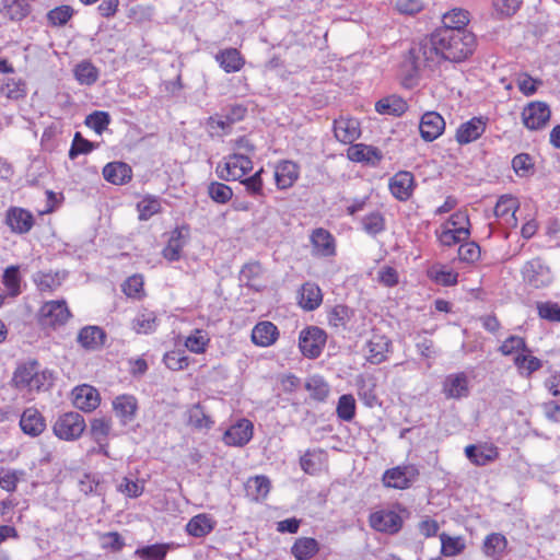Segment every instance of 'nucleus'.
Segmentation results:
<instances>
[{"mask_svg":"<svg viewBox=\"0 0 560 560\" xmlns=\"http://www.w3.org/2000/svg\"><path fill=\"white\" fill-rule=\"evenodd\" d=\"M475 46L476 37L468 30L438 28L410 48L406 66H410L411 75H418L424 70L433 71L442 60H465L474 52Z\"/></svg>","mask_w":560,"mask_h":560,"instance_id":"nucleus-1","label":"nucleus"},{"mask_svg":"<svg viewBox=\"0 0 560 560\" xmlns=\"http://www.w3.org/2000/svg\"><path fill=\"white\" fill-rule=\"evenodd\" d=\"M253 162L244 153H233L219 163L215 171L218 176L224 180H241L252 171Z\"/></svg>","mask_w":560,"mask_h":560,"instance_id":"nucleus-2","label":"nucleus"},{"mask_svg":"<svg viewBox=\"0 0 560 560\" xmlns=\"http://www.w3.org/2000/svg\"><path fill=\"white\" fill-rule=\"evenodd\" d=\"M86 428L84 418L79 412H66L54 424V433L65 441L79 439Z\"/></svg>","mask_w":560,"mask_h":560,"instance_id":"nucleus-3","label":"nucleus"},{"mask_svg":"<svg viewBox=\"0 0 560 560\" xmlns=\"http://www.w3.org/2000/svg\"><path fill=\"white\" fill-rule=\"evenodd\" d=\"M326 332L315 326L307 327L300 332L299 347L307 358H317L326 343Z\"/></svg>","mask_w":560,"mask_h":560,"instance_id":"nucleus-4","label":"nucleus"},{"mask_svg":"<svg viewBox=\"0 0 560 560\" xmlns=\"http://www.w3.org/2000/svg\"><path fill=\"white\" fill-rule=\"evenodd\" d=\"M522 275L524 281L536 289L548 287L552 282L550 268L539 258L527 261Z\"/></svg>","mask_w":560,"mask_h":560,"instance_id":"nucleus-5","label":"nucleus"},{"mask_svg":"<svg viewBox=\"0 0 560 560\" xmlns=\"http://www.w3.org/2000/svg\"><path fill=\"white\" fill-rule=\"evenodd\" d=\"M418 475V469L412 465L397 466L385 471L383 482L388 488L407 489L416 481Z\"/></svg>","mask_w":560,"mask_h":560,"instance_id":"nucleus-6","label":"nucleus"},{"mask_svg":"<svg viewBox=\"0 0 560 560\" xmlns=\"http://www.w3.org/2000/svg\"><path fill=\"white\" fill-rule=\"evenodd\" d=\"M550 116V108L544 102H532L522 112V120L525 127L530 130L544 128L549 121Z\"/></svg>","mask_w":560,"mask_h":560,"instance_id":"nucleus-7","label":"nucleus"},{"mask_svg":"<svg viewBox=\"0 0 560 560\" xmlns=\"http://www.w3.org/2000/svg\"><path fill=\"white\" fill-rule=\"evenodd\" d=\"M70 317V312L65 301L46 302L39 311V320L44 326L63 325Z\"/></svg>","mask_w":560,"mask_h":560,"instance_id":"nucleus-8","label":"nucleus"},{"mask_svg":"<svg viewBox=\"0 0 560 560\" xmlns=\"http://www.w3.org/2000/svg\"><path fill=\"white\" fill-rule=\"evenodd\" d=\"M370 525L377 532L395 534L402 526V518L390 510H381L370 515Z\"/></svg>","mask_w":560,"mask_h":560,"instance_id":"nucleus-9","label":"nucleus"},{"mask_svg":"<svg viewBox=\"0 0 560 560\" xmlns=\"http://www.w3.org/2000/svg\"><path fill=\"white\" fill-rule=\"evenodd\" d=\"M445 129V121L443 117L436 112H427L422 115L419 130L421 138L431 142L439 138Z\"/></svg>","mask_w":560,"mask_h":560,"instance_id":"nucleus-10","label":"nucleus"},{"mask_svg":"<svg viewBox=\"0 0 560 560\" xmlns=\"http://www.w3.org/2000/svg\"><path fill=\"white\" fill-rule=\"evenodd\" d=\"M252 436L253 423L247 419H242L225 431L223 441L226 445L244 446L250 441Z\"/></svg>","mask_w":560,"mask_h":560,"instance_id":"nucleus-11","label":"nucleus"},{"mask_svg":"<svg viewBox=\"0 0 560 560\" xmlns=\"http://www.w3.org/2000/svg\"><path fill=\"white\" fill-rule=\"evenodd\" d=\"M389 189L398 200L409 199L413 191V175L407 171L396 173L389 180Z\"/></svg>","mask_w":560,"mask_h":560,"instance_id":"nucleus-12","label":"nucleus"},{"mask_svg":"<svg viewBox=\"0 0 560 560\" xmlns=\"http://www.w3.org/2000/svg\"><path fill=\"white\" fill-rule=\"evenodd\" d=\"M5 222L12 232L24 234L32 229L34 218L31 212L22 208H11L7 212Z\"/></svg>","mask_w":560,"mask_h":560,"instance_id":"nucleus-13","label":"nucleus"},{"mask_svg":"<svg viewBox=\"0 0 560 560\" xmlns=\"http://www.w3.org/2000/svg\"><path fill=\"white\" fill-rule=\"evenodd\" d=\"M334 132L338 141L352 143L360 135V124L354 118H339L334 122Z\"/></svg>","mask_w":560,"mask_h":560,"instance_id":"nucleus-14","label":"nucleus"},{"mask_svg":"<svg viewBox=\"0 0 560 560\" xmlns=\"http://www.w3.org/2000/svg\"><path fill=\"white\" fill-rule=\"evenodd\" d=\"M299 178V165L292 161H281L275 167V179L279 189H287Z\"/></svg>","mask_w":560,"mask_h":560,"instance_id":"nucleus-15","label":"nucleus"},{"mask_svg":"<svg viewBox=\"0 0 560 560\" xmlns=\"http://www.w3.org/2000/svg\"><path fill=\"white\" fill-rule=\"evenodd\" d=\"M73 404L81 410L92 411L100 405L98 392L89 385L79 386L73 392Z\"/></svg>","mask_w":560,"mask_h":560,"instance_id":"nucleus-16","label":"nucleus"},{"mask_svg":"<svg viewBox=\"0 0 560 560\" xmlns=\"http://www.w3.org/2000/svg\"><path fill=\"white\" fill-rule=\"evenodd\" d=\"M113 408L116 417L126 425L136 417L138 409L137 399L131 395H120L114 399Z\"/></svg>","mask_w":560,"mask_h":560,"instance_id":"nucleus-17","label":"nucleus"},{"mask_svg":"<svg viewBox=\"0 0 560 560\" xmlns=\"http://www.w3.org/2000/svg\"><path fill=\"white\" fill-rule=\"evenodd\" d=\"M443 393L447 398L459 399L469 394L468 378L465 373L448 375L443 384Z\"/></svg>","mask_w":560,"mask_h":560,"instance_id":"nucleus-18","label":"nucleus"},{"mask_svg":"<svg viewBox=\"0 0 560 560\" xmlns=\"http://www.w3.org/2000/svg\"><path fill=\"white\" fill-rule=\"evenodd\" d=\"M486 130V122L481 118L472 119L462 124L456 131V140L460 144H467L477 140Z\"/></svg>","mask_w":560,"mask_h":560,"instance_id":"nucleus-19","label":"nucleus"},{"mask_svg":"<svg viewBox=\"0 0 560 560\" xmlns=\"http://www.w3.org/2000/svg\"><path fill=\"white\" fill-rule=\"evenodd\" d=\"M517 209V199L511 195H503L499 198L493 212L497 218L503 219L509 225L516 226L515 212Z\"/></svg>","mask_w":560,"mask_h":560,"instance_id":"nucleus-20","label":"nucleus"},{"mask_svg":"<svg viewBox=\"0 0 560 560\" xmlns=\"http://www.w3.org/2000/svg\"><path fill=\"white\" fill-rule=\"evenodd\" d=\"M188 228H180L173 231L167 245L163 249V256L170 261L180 258V252L187 243Z\"/></svg>","mask_w":560,"mask_h":560,"instance_id":"nucleus-21","label":"nucleus"},{"mask_svg":"<svg viewBox=\"0 0 560 560\" xmlns=\"http://www.w3.org/2000/svg\"><path fill=\"white\" fill-rule=\"evenodd\" d=\"M467 458L477 466H485L498 457L497 447L492 445H468L465 448Z\"/></svg>","mask_w":560,"mask_h":560,"instance_id":"nucleus-22","label":"nucleus"},{"mask_svg":"<svg viewBox=\"0 0 560 560\" xmlns=\"http://www.w3.org/2000/svg\"><path fill=\"white\" fill-rule=\"evenodd\" d=\"M131 167L124 162H112L104 166V178L114 185H124L131 179Z\"/></svg>","mask_w":560,"mask_h":560,"instance_id":"nucleus-23","label":"nucleus"},{"mask_svg":"<svg viewBox=\"0 0 560 560\" xmlns=\"http://www.w3.org/2000/svg\"><path fill=\"white\" fill-rule=\"evenodd\" d=\"M278 335L276 325L270 322H261L253 328L252 341L260 347H269L276 342Z\"/></svg>","mask_w":560,"mask_h":560,"instance_id":"nucleus-24","label":"nucleus"},{"mask_svg":"<svg viewBox=\"0 0 560 560\" xmlns=\"http://www.w3.org/2000/svg\"><path fill=\"white\" fill-rule=\"evenodd\" d=\"M20 427L24 433L36 436L44 431L45 422L36 409L28 408L21 416Z\"/></svg>","mask_w":560,"mask_h":560,"instance_id":"nucleus-25","label":"nucleus"},{"mask_svg":"<svg viewBox=\"0 0 560 560\" xmlns=\"http://www.w3.org/2000/svg\"><path fill=\"white\" fill-rule=\"evenodd\" d=\"M105 332L97 326H88L80 330L78 335L79 343L90 350L98 349L104 345Z\"/></svg>","mask_w":560,"mask_h":560,"instance_id":"nucleus-26","label":"nucleus"},{"mask_svg":"<svg viewBox=\"0 0 560 560\" xmlns=\"http://www.w3.org/2000/svg\"><path fill=\"white\" fill-rule=\"evenodd\" d=\"M215 526V521L208 514L201 513L194 516L186 525V530L194 537H205L210 534Z\"/></svg>","mask_w":560,"mask_h":560,"instance_id":"nucleus-27","label":"nucleus"},{"mask_svg":"<svg viewBox=\"0 0 560 560\" xmlns=\"http://www.w3.org/2000/svg\"><path fill=\"white\" fill-rule=\"evenodd\" d=\"M215 60L221 68L228 72H237L242 69L245 61L236 48H226L217 54Z\"/></svg>","mask_w":560,"mask_h":560,"instance_id":"nucleus-28","label":"nucleus"},{"mask_svg":"<svg viewBox=\"0 0 560 560\" xmlns=\"http://www.w3.org/2000/svg\"><path fill=\"white\" fill-rule=\"evenodd\" d=\"M506 547L505 536L500 533H492L485 538L482 550L487 557L499 560L504 556Z\"/></svg>","mask_w":560,"mask_h":560,"instance_id":"nucleus-29","label":"nucleus"},{"mask_svg":"<svg viewBox=\"0 0 560 560\" xmlns=\"http://www.w3.org/2000/svg\"><path fill=\"white\" fill-rule=\"evenodd\" d=\"M389 350V340L385 336L374 335L368 342V359L378 364L386 359Z\"/></svg>","mask_w":560,"mask_h":560,"instance_id":"nucleus-30","label":"nucleus"},{"mask_svg":"<svg viewBox=\"0 0 560 560\" xmlns=\"http://www.w3.org/2000/svg\"><path fill=\"white\" fill-rule=\"evenodd\" d=\"M322 301V291L317 284L306 282L302 285L299 303L304 310L313 311L320 305Z\"/></svg>","mask_w":560,"mask_h":560,"instance_id":"nucleus-31","label":"nucleus"},{"mask_svg":"<svg viewBox=\"0 0 560 560\" xmlns=\"http://www.w3.org/2000/svg\"><path fill=\"white\" fill-rule=\"evenodd\" d=\"M319 550V544L311 537H301L295 540L291 548V553L296 560H308Z\"/></svg>","mask_w":560,"mask_h":560,"instance_id":"nucleus-32","label":"nucleus"},{"mask_svg":"<svg viewBox=\"0 0 560 560\" xmlns=\"http://www.w3.org/2000/svg\"><path fill=\"white\" fill-rule=\"evenodd\" d=\"M407 108L406 101L396 95L384 97L375 104L376 112L382 115L401 116Z\"/></svg>","mask_w":560,"mask_h":560,"instance_id":"nucleus-33","label":"nucleus"},{"mask_svg":"<svg viewBox=\"0 0 560 560\" xmlns=\"http://www.w3.org/2000/svg\"><path fill=\"white\" fill-rule=\"evenodd\" d=\"M311 240L318 255L327 257L335 253L334 238L328 231L316 229L312 233Z\"/></svg>","mask_w":560,"mask_h":560,"instance_id":"nucleus-34","label":"nucleus"},{"mask_svg":"<svg viewBox=\"0 0 560 560\" xmlns=\"http://www.w3.org/2000/svg\"><path fill=\"white\" fill-rule=\"evenodd\" d=\"M348 158L354 162L374 163L375 161H380L382 155L376 148L359 143L348 149Z\"/></svg>","mask_w":560,"mask_h":560,"instance_id":"nucleus-35","label":"nucleus"},{"mask_svg":"<svg viewBox=\"0 0 560 560\" xmlns=\"http://www.w3.org/2000/svg\"><path fill=\"white\" fill-rule=\"evenodd\" d=\"M38 370V365L36 362H30L23 365H20L13 375L12 382L14 386L21 390L27 389L30 386L35 373Z\"/></svg>","mask_w":560,"mask_h":560,"instance_id":"nucleus-36","label":"nucleus"},{"mask_svg":"<svg viewBox=\"0 0 560 560\" xmlns=\"http://www.w3.org/2000/svg\"><path fill=\"white\" fill-rule=\"evenodd\" d=\"M246 491L254 500H262L270 491V480L266 476L249 478L246 482Z\"/></svg>","mask_w":560,"mask_h":560,"instance_id":"nucleus-37","label":"nucleus"},{"mask_svg":"<svg viewBox=\"0 0 560 560\" xmlns=\"http://www.w3.org/2000/svg\"><path fill=\"white\" fill-rule=\"evenodd\" d=\"M158 322L154 312L143 310L132 320V329L137 334H150L156 329Z\"/></svg>","mask_w":560,"mask_h":560,"instance_id":"nucleus-38","label":"nucleus"},{"mask_svg":"<svg viewBox=\"0 0 560 560\" xmlns=\"http://www.w3.org/2000/svg\"><path fill=\"white\" fill-rule=\"evenodd\" d=\"M468 12L462 9H454L443 15V26L441 28H447L451 31L466 30L465 26L468 24Z\"/></svg>","mask_w":560,"mask_h":560,"instance_id":"nucleus-39","label":"nucleus"},{"mask_svg":"<svg viewBox=\"0 0 560 560\" xmlns=\"http://www.w3.org/2000/svg\"><path fill=\"white\" fill-rule=\"evenodd\" d=\"M74 77L81 84L92 85L98 79V70L92 62L84 60L75 66Z\"/></svg>","mask_w":560,"mask_h":560,"instance_id":"nucleus-40","label":"nucleus"},{"mask_svg":"<svg viewBox=\"0 0 560 560\" xmlns=\"http://www.w3.org/2000/svg\"><path fill=\"white\" fill-rule=\"evenodd\" d=\"M65 279V273L56 272H37L34 276V281L40 291H52L61 285Z\"/></svg>","mask_w":560,"mask_h":560,"instance_id":"nucleus-41","label":"nucleus"},{"mask_svg":"<svg viewBox=\"0 0 560 560\" xmlns=\"http://www.w3.org/2000/svg\"><path fill=\"white\" fill-rule=\"evenodd\" d=\"M28 0H12L4 2L3 14L12 21H21L30 12Z\"/></svg>","mask_w":560,"mask_h":560,"instance_id":"nucleus-42","label":"nucleus"},{"mask_svg":"<svg viewBox=\"0 0 560 560\" xmlns=\"http://www.w3.org/2000/svg\"><path fill=\"white\" fill-rule=\"evenodd\" d=\"M470 231L468 226L446 229L440 234V242L444 246H452L469 238Z\"/></svg>","mask_w":560,"mask_h":560,"instance_id":"nucleus-43","label":"nucleus"},{"mask_svg":"<svg viewBox=\"0 0 560 560\" xmlns=\"http://www.w3.org/2000/svg\"><path fill=\"white\" fill-rule=\"evenodd\" d=\"M21 278L19 275V267L10 266L8 267L2 276V283L8 290V295L18 296L21 292L20 290Z\"/></svg>","mask_w":560,"mask_h":560,"instance_id":"nucleus-44","label":"nucleus"},{"mask_svg":"<svg viewBox=\"0 0 560 560\" xmlns=\"http://www.w3.org/2000/svg\"><path fill=\"white\" fill-rule=\"evenodd\" d=\"M536 308L541 319L560 323V305L552 301L537 302Z\"/></svg>","mask_w":560,"mask_h":560,"instance_id":"nucleus-45","label":"nucleus"},{"mask_svg":"<svg viewBox=\"0 0 560 560\" xmlns=\"http://www.w3.org/2000/svg\"><path fill=\"white\" fill-rule=\"evenodd\" d=\"M352 316V311L346 305H336L328 313V323L335 328L346 327Z\"/></svg>","mask_w":560,"mask_h":560,"instance_id":"nucleus-46","label":"nucleus"},{"mask_svg":"<svg viewBox=\"0 0 560 560\" xmlns=\"http://www.w3.org/2000/svg\"><path fill=\"white\" fill-rule=\"evenodd\" d=\"M24 85L21 81L0 78V93L8 98L19 100L24 96Z\"/></svg>","mask_w":560,"mask_h":560,"instance_id":"nucleus-47","label":"nucleus"},{"mask_svg":"<svg viewBox=\"0 0 560 560\" xmlns=\"http://www.w3.org/2000/svg\"><path fill=\"white\" fill-rule=\"evenodd\" d=\"M305 388L310 392L311 396L318 401L325 400L329 393L327 383L319 376L308 378Z\"/></svg>","mask_w":560,"mask_h":560,"instance_id":"nucleus-48","label":"nucleus"},{"mask_svg":"<svg viewBox=\"0 0 560 560\" xmlns=\"http://www.w3.org/2000/svg\"><path fill=\"white\" fill-rule=\"evenodd\" d=\"M208 342L209 338L207 332L197 329L186 338L185 346L191 352L202 353L205 352Z\"/></svg>","mask_w":560,"mask_h":560,"instance_id":"nucleus-49","label":"nucleus"},{"mask_svg":"<svg viewBox=\"0 0 560 560\" xmlns=\"http://www.w3.org/2000/svg\"><path fill=\"white\" fill-rule=\"evenodd\" d=\"M110 429L112 424L109 419L105 417L95 418L91 422L90 433L97 443H101L108 436Z\"/></svg>","mask_w":560,"mask_h":560,"instance_id":"nucleus-50","label":"nucleus"},{"mask_svg":"<svg viewBox=\"0 0 560 560\" xmlns=\"http://www.w3.org/2000/svg\"><path fill=\"white\" fill-rule=\"evenodd\" d=\"M208 194L218 203H226L233 196V191L228 185L218 182H213L208 186Z\"/></svg>","mask_w":560,"mask_h":560,"instance_id":"nucleus-51","label":"nucleus"},{"mask_svg":"<svg viewBox=\"0 0 560 560\" xmlns=\"http://www.w3.org/2000/svg\"><path fill=\"white\" fill-rule=\"evenodd\" d=\"M363 230L370 235H376L385 229V221L380 212H372L362 220Z\"/></svg>","mask_w":560,"mask_h":560,"instance_id":"nucleus-52","label":"nucleus"},{"mask_svg":"<svg viewBox=\"0 0 560 560\" xmlns=\"http://www.w3.org/2000/svg\"><path fill=\"white\" fill-rule=\"evenodd\" d=\"M355 413V400L352 395H342L337 405V415L345 421L353 419Z\"/></svg>","mask_w":560,"mask_h":560,"instance_id":"nucleus-53","label":"nucleus"},{"mask_svg":"<svg viewBox=\"0 0 560 560\" xmlns=\"http://www.w3.org/2000/svg\"><path fill=\"white\" fill-rule=\"evenodd\" d=\"M139 219L142 221L149 220L153 214L160 212L161 203L158 198L147 197L142 199L138 206Z\"/></svg>","mask_w":560,"mask_h":560,"instance_id":"nucleus-54","label":"nucleus"},{"mask_svg":"<svg viewBox=\"0 0 560 560\" xmlns=\"http://www.w3.org/2000/svg\"><path fill=\"white\" fill-rule=\"evenodd\" d=\"M110 118L106 112H94L85 118V125L101 135L109 125Z\"/></svg>","mask_w":560,"mask_h":560,"instance_id":"nucleus-55","label":"nucleus"},{"mask_svg":"<svg viewBox=\"0 0 560 560\" xmlns=\"http://www.w3.org/2000/svg\"><path fill=\"white\" fill-rule=\"evenodd\" d=\"M73 12L70 5H60L50 10L47 18L52 25L62 26L72 18Z\"/></svg>","mask_w":560,"mask_h":560,"instance_id":"nucleus-56","label":"nucleus"},{"mask_svg":"<svg viewBox=\"0 0 560 560\" xmlns=\"http://www.w3.org/2000/svg\"><path fill=\"white\" fill-rule=\"evenodd\" d=\"M52 383V374L49 371H38L35 373L27 392H40L47 390Z\"/></svg>","mask_w":560,"mask_h":560,"instance_id":"nucleus-57","label":"nucleus"},{"mask_svg":"<svg viewBox=\"0 0 560 560\" xmlns=\"http://www.w3.org/2000/svg\"><path fill=\"white\" fill-rule=\"evenodd\" d=\"M94 149V143L84 139L80 132H75L71 149L69 151V158L74 160L79 154H86Z\"/></svg>","mask_w":560,"mask_h":560,"instance_id":"nucleus-58","label":"nucleus"},{"mask_svg":"<svg viewBox=\"0 0 560 560\" xmlns=\"http://www.w3.org/2000/svg\"><path fill=\"white\" fill-rule=\"evenodd\" d=\"M458 257L466 262H475L480 257V247L475 242H466L458 248Z\"/></svg>","mask_w":560,"mask_h":560,"instance_id":"nucleus-59","label":"nucleus"},{"mask_svg":"<svg viewBox=\"0 0 560 560\" xmlns=\"http://www.w3.org/2000/svg\"><path fill=\"white\" fill-rule=\"evenodd\" d=\"M21 475H23L22 471L19 472L16 470L1 468L0 487L9 492L14 491Z\"/></svg>","mask_w":560,"mask_h":560,"instance_id":"nucleus-60","label":"nucleus"},{"mask_svg":"<svg viewBox=\"0 0 560 560\" xmlns=\"http://www.w3.org/2000/svg\"><path fill=\"white\" fill-rule=\"evenodd\" d=\"M164 363L168 369L179 371L188 366L189 360L179 351H171L164 355Z\"/></svg>","mask_w":560,"mask_h":560,"instance_id":"nucleus-61","label":"nucleus"},{"mask_svg":"<svg viewBox=\"0 0 560 560\" xmlns=\"http://www.w3.org/2000/svg\"><path fill=\"white\" fill-rule=\"evenodd\" d=\"M500 352L504 355H510L518 350L528 351L525 340L518 336H511L499 348Z\"/></svg>","mask_w":560,"mask_h":560,"instance_id":"nucleus-62","label":"nucleus"},{"mask_svg":"<svg viewBox=\"0 0 560 560\" xmlns=\"http://www.w3.org/2000/svg\"><path fill=\"white\" fill-rule=\"evenodd\" d=\"M143 483L140 481H133L128 478H124L118 486V491L121 493L130 497V498H137L142 494L143 492Z\"/></svg>","mask_w":560,"mask_h":560,"instance_id":"nucleus-63","label":"nucleus"},{"mask_svg":"<svg viewBox=\"0 0 560 560\" xmlns=\"http://www.w3.org/2000/svg\"><path fill=\"white\" fill-rule=\"evenodd\" d=\"M442 540V552L444 556L451 557L459 553L465 545L460 540V538H452L445 535L441 536Z\"/></svg>","mask_w":560,"mask_h":560,"instance_id":"nucleus-64","label":"nucleus"}]
</instances>
